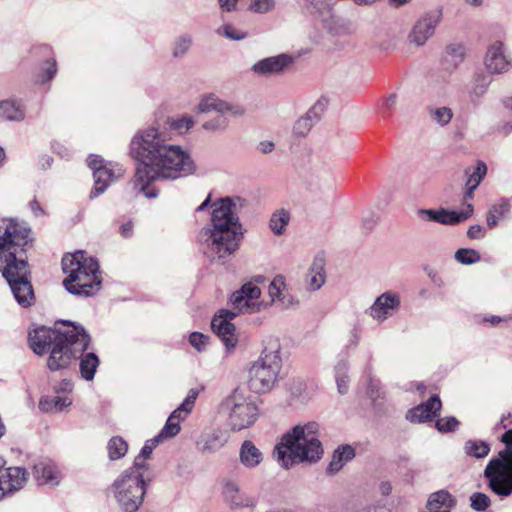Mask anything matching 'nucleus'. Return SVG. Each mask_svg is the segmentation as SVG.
Returning <instances> with one entry per match:
<instances>
[{"label": "nucleus", "instance_id": "e433bc0d", "mask_svg": "<svg viewBox=\"0 0 512 512\" xmlns=\"http://www.w3.org/2000/svg\"><path fill=\"white\" fill-rule=\"evenodd\" d=\"M463 449L467 456L482 459L489 454L490 444L483 440H467Z\"/></svg>", "mask_w": 512, "mask_h": 512}, {"label": "nucleus", "instance_id": "a19ab883", "mask_svg": "<svg viewBox=\"0 0 512 512\" xmlns=\"http://www.w3.org/2000/svg\"><path fill=\"white\" fill-rule=\"evenodd\" d=\"M455 259L463 265H471L481 260L480 253L472 248H460L455 253Z\"/></svg>", "mask_w": 512, "mask_h": 512}, {"label": "nucleus", "instance_id": "2eb2a0df", "mask_svg": "<svg viewBox=\"0 0 512 512\" xmlns=\"http://www.w3.org/2000/svg\"><path fill=\"white\" fill-rule=\"evenodd\" d=\"M473 214V206L468 204L465 209L461 211H451L445 208L439 209H419L417 211L418 217L423 221L435 222L443 225H457Z\"/></svg>", "mask_w": 512, "mask_h": 512}, {"label": "nucleus", "instance_id": "ddd939ff", "mask_svg": "<svg viewBox=\"0 0 512 512\" xmlns=\"http://www.w3.org/2000/svg\"><path fill=\"white\" fill-rule=\"evenodd\" d=\"M238 313L239 311L234 312L227 309H221L211 321V328L213 332L220 338L227 352L233 351L238 344L236 327L231 322Z\"/></svg>", "mask_w": 512, "mask_h": 512}, {"label": "nucleus", "instance_id": "0eeeda50", "mask_svg": "<svg viewBox=\"0 0 512 512\" xmlns=\"http://www.w3.org/2000/svg\"><path fill=\"white\" fill-rule=\"evenodd\" d=\"M281 366L280 345L277 341H271L249 368L250 389L258 394L270 391L277 381Z\"/></svg>", "mask_w": 512, "mask_h": 512}, {"label": "nucleus", "instance_id": "8fccbe9b", "mask_svg": "<svg viewBox=\"0 0 512 512\" xmlns=\"http://www.w3.org/2000/svg\"><path fill=\"white\" fill-rule=\"evenodd\" d=\"M208 341L209 337L200 332H193L189 336V343L199 352L206 349Z\"/></svg>", "mask_w": 512, "mask_h": 512}, {"label": "nucleus", "instance_id": "338daca9", "mask_svg": "<svg viewBox=\"0 0 512 512\" xmlns=\"http://www.w3.org/2000/svg\"><path fill=\"white\" fill-rule=\"evenodd\" d=\"M120 233L121 235L124 237V238H129L132 236V233H133V224L132 222H127V223H124L121 227H120Z\"/></svg>", "mask_w": 512, "mask_h": 512}, {"label": "nucleus", "instance_id": "680f3d73", "mask_svg": "<svg viewBox=\"0 0 512 512\" xmlns=\"http://www.w3.org/2000/svg\"><path fill=\"white\" fill-rule=\"evenodd\" d=\"M39 408H40V410H42L44 412L55 411L53 397L41 398L39 401Z\"/></svg>", "mask_w": 512, "mask_h": 512}, {"label": "nucleus", "instance_id": "79ce46f5", "mask_svg": "<svg viewBox=\"0 0 512 512\" xmlns=\"http://www.w3.org/2000/svg\"><path fill=\"white\" fill-rule=\"evenodd\" d=\"M176 414H171L164 427L161 429L157 437L162 441L163 439L167 438H173L180 432V424H178V421H175Z\"/></svg>", "mask_w": 512, "mask_h": 512}, {"label": "nucleus", "instance_id": "dca6fc26", "mask_svg": "<svg viewBox=\"0 0 512 512\" xmlns=\"http://www.w3.org/2000/svg\"><path fill=\"white\" fill-rule=\"evenodd\" d=\"M400 305V296L395 292L387 291L375 299L366 310V314L378 322H384L400 308Z\"/></svg>", "mask_w": 512, "mask_h": 512}, {"label": "nucleus", "instance_id": "052dcab7", "mask_svg": "<svg viewBox=\"0 0 512 512\" xmlns=\"http://www.w3.org/2000/svg\"><path fill=\"white\" fill-rule=\"evenodd\" d=\"M55 411H61L71 405L72 401L68 397L55 396L53 397Z\"/></svg>", "mask_w": 512, "mask_h": 512}, {"label": "nucleus", "instance_id": "3c124183", "mask_svg": "<svg viewBox=\"0 0 512 512\" xmlns=\"http://www.w3.org/2000/svg\"><path fill=\"white\" fill-rule=\"evenodd\" d=\"M45 66L42 68L40 75L41 82L50 81L57 73V63L55 59H49L45 62Z\"/></svg>", "mask_w": 512, "mask_h": 512}, {"label": "nucleus", "instance_id": "58836bf2", "mask_svg": "<svg viewBox=\"0 0 512 512\" xmlns=\"http://www.w3.org/2000/svg\"><path fill=\"white\" fill-rule=\"evenodd\" d=\"M428 115L430 119L441 127L447 126L452 118L453 111L451 108L442 106V107H428Z\"/></svg>", "mask_w": 512, "mask_h": 512}, {"label": "nucleus", "instance_id": "423d86ee", "mask_svg": "<svg viewBox=\"0 0 512 512\" xmlns=\"http://www.w3.org/2000/svg\"><path fill=\"white\" fill-rule=\"evenodd\" d=\"M62 269L67 275L63 285L70 294L91 297L101 289L99 263L92 257H86L84 251L64 255Z\"/></svg>", "mask_w": 512, "mask_h": 512}, {"label": "nucleus", "instance_id": "69168bd1", "mask_svg": "<svg viewBox=\"0 0 512 512\" xmlns=\"http://www.w3.org/2000/svg\"><path fill=\"white\" fill-rule=\"evenodd\" d=\"M274 149V143L270 141H261L258 145V150L263 154L271 153Z\"/></svg>", "mask_w": 512, "mask_h": 512}, {"label": "nucleus", "instance_id": "49530a36", "mask_svg": "<svg viewBox=\"0 0 512 512\" xmlns=\"http://www.w3.org/2000/svg\"><path fill=\"white\" fill-rule=\"evenodd\" d=\"M198 395L199 391L197 389H190L188 391L187 396L185 397L181 405L178 407L177 413H183L184 416H187L192 411Z\"/></svg>", "mask_w": 512, "mask_h": 512}, {"label": "nucleus", "instance_id": "774afa93", "mask_svg": "<svg viewBox=\"0 0 512 512\" xmlns=\"http://www.w3.org/2000/svg\"><path fill=\"white\" fill-rule=\"evenodd\" d=\"M358 512H386V509H385L384 505L373 504V505L364 507L363 509H361Z\"/></svg>", "mask_w": 512, "mask_h": 512}, {"label": "nucleus", "instance_id": "de8ad7c7", "mask_svg": "<svg viewBox=\"0 0 512 512\" xmlns=\"http://www.w3.org/2000/svg\"><path fill=\"white\" fill-rule=\"evenodd\" d=\"M458 426L459 421L453 416L443 417L436 421V428L442 433L453 432L457 430Z\"/></svg>", "mask_w": 512, "mask_h": 512}, {"label": "nucleus", "instance_id": "473e14b6", "mask_svg": "<svg viewBox=\"0 0 512 512\" xmlns=\"http://www.w3.org/2000/svg\"><path fill=\"white\" fill-rule=\"evenodd\" d=\"M193 36L188 32L179 34L171 43V55L175 59H182L188 55L193 46Z\"/></svg>", "mask_w": 512, "mask_h": 512}, {"label": "nucleus", "instance_id": "bf43d9fd", "mask_svg": "<svg viewBox=\"0 0 512 512\" xmlns=\"http://www.w3.org/2000/svg\"><path fill=\"white\" fill-rule=\"evenodd\" d=\"M221 11L233 12L237 10L238 0H217Z\"/></svg>", "mask_w": 512, "mask_h": 512}, {"label": "nucleus", "instance_id": "6e6d98bb", "mask_svg": "<svg viewBox=\"0 0 512 512\" xmlns=\"http://www.w3.org/2000/svg\"><path fill=\"white\" fill-rule=\"evenodd\" d=\"M284 285L282 277L275 278L271 284L269 285V295L274 301L276 298L280 299L281 296V286Z\"/></svg>", "mask_w": 512, "mask_h": 512}, {"label": "nucleus", "instance_id": "ea45409f", "mask_svg": "<svg viewBox=\"0 0 512 512\" xmlns=\"http://www.w3.org/2000/svg\"><path fill=\"white\" fill-rule=\"evenodd\" d=\"M290 220V214L284 209L274 212L269 221V227L276 235H281Z\"/></svg>", "mask_w": 512, "mask_h": 512}, {"label": "nucleus", "instance_id": "412c9836", "mask_svg": "<svg viewBox=\"0 0 512 512\" xmlns=\"http://www.w3.org/2000/svg\"><path fill=\"white\" fill-rule=\"evenodd\" d=\"M33 476L39 485L57 486L61 479L56 464L48 458L40 459L33 465Z\"/></svg>", "mask_w": 512, "mask_h": 512}, {"label": "nucleus", "instance_id": "7ed1b4c3", "mask_svg": "<svg viewBox=\"0 0 512 512\" xmlns=\"http://www.w3.org/2000/svg\"><path fill=\"white\" fill-rule=\"evenodd\" d=\"M209 206L213 207L211 225L202 228L197 239L202 253L213 262L226 259L238 250L242 232L232 198H220L211 204L209 194L196 211H204Z\"/></svg>", "mask_w": 512, "mask_h": 512}, {"label": "nucleus", "instance_id": "4be33fe9", "mask_svg": "<svg viewBox=\"0 0 512 512\" xmlns=\"http://www.w3.org/2000/svg\"><path fill=\"white\" fill-rule=\"evenodd\" d=\"M441 401L437 395L431 396L426 402L410 409L406 419L411 423H422L431 420L441 409Z\"/></svg>", "mask_w": 512, "mask_h": 512}, {"label": "nucleus", "instance_id": "c03bdc74", "mask_svg": "<svg viewBox=\"0 0 512 512\" xmlns=\"http://www.w3.org/2000/svg\"><path fill=\"white\" fill-rule=\"evenodd\" d=\"M216 33L218 35H223L226 38L234 41H241L247 37V33L236 29L232 24H224L222 27L218 28Z\"/></svg>", "mask_w": 512, "mask_h": 512}, {"label": "nucleus", "instance_id": "603ef678", "mask_svg": "<svg viewBox=\"0 0 512 512\" xmlns=\"http://www.w3.org/2000/svg\"><path fill=\"white\" fill-rule=\"evenodd\" d=\"M362 329L359 324H355L348 334L347 348H355L360 343Z\"/></svg>", "mask_w": 512, "mask_h": 512}, {"label": "nucleus", "instance_id": "9b49d317", "mask_svg": "<svg viewBox=\"0 0 512 512\" xmlns=\"http://www.w3.org/2000/svg\"><path fill=\"white\" fill-rule=\"evenodd\" d=\"M198 110L202 113L215 111L220 114L203 123L202 127L205 130L211 131H224L228 127L229 121L224 115L228 114L234 117H240L246 112L243 106L223 101L214 95L203 98L198 105Z\"/></svg>", "mask_w": 512, "mask_h": 512}, {"label": "nucleus", "instance_id": "c85d7f7f", "mask_svg": "<svg viewBox=\"0 0 512 512\" xmlns=\"http://www.w3.org/2000/svg\"><path fill=\"white\" fill-rule=\"evenodd\" d=\"M354 457L355 449L352 446L348 444L339 446L332 455V459L327 467V473L336 474Z\"/></svg>", "mask_w": 512, "mask_h": 512}, {"label": "nucleus", "instance_id": "72a5a7b5", "mask_svg": "<svg viewBox=\"0 0 512 512\" xmlns=\"http://www.w3.org/2000/svg\"><path fill=\"white\" fill-rule=\"evenodd\" d=\"M487 173V166L484 162L479 161L476 167L473 169L471 173L469 170L466 171L468 179L466 181V192L465 199H471L473 197L474 191L477 189L483 178Z\"/></svg>", "mask_w": 512, "mask_h": 512}, {"label": "nucleus", "instance_id": "f704fd0d", "mask_svg": "<svg viewBox=\"0 0 512 512\" xmlns=\"http://www.w3.org/2000/svg\"><path fill=\"white\" fill-rule=\"evenodd\" d=\"M510 210V204L506 199H502L500 203L491 206L486 215L487 226L489 228L496 227L499 219L508 216Z\"/></svg>", "mask_w": 512, "mask_h": 512}, {"label": "nucleus", "instance_id": "a18cd8bd", "mask_svg": "<svg viewBox=\"0 0 512 512\" xmlns=\"http://www.w3.org/2000/svg\"><path fill=\"white\" fill-rule=\"evenodd\" d=\"M274 7V0H250L248 10L257 14H264L272 11Z\"/></svg>", "mask_w": 512, "mask_h": 512}, {"label": "nucleus", "instance_id": "13d9d810", "mask_svg": "<svg viewBox=\"0 0 512 512\" xmlns=\"http://www.w3.org/2000/svg\"><path fill=\"white\" fill-rule=\"evenodd\" d=\"M486 235V230L481 225H472L467 231V237L470 239H482Z\"/></svg>", "mask_w": 512, "mask_h": 512}, {"label": "nucleus", "instance_id": "2f4dec72", "mask_svg": "<svg viewBox=\"0 0 512 512\" xmlns=\"http://www.w3.org/2000/svg\"><path fill=\"white\" fill-rule=\"evenodd\" d=\"M466 48L462 43H451L446 47L444 62L446 69L455 70L464 61Z\"/></svg>", "mask_w": 512, "mask_h": 512}, {"label": "nucleus", "instance_id": "39448f33", "mask_svg": "<svg viewBox=\"0 0 512 512\" xmlns=\"http://www.w3.org/2000/svg\"><path fill=\"white\" fill-rule=\"evenodd\" d=\"M316 422L298 424L284 433L273 451L274 458L288 469L296 463H316L323 455Z\"/></svg>", "mask_w": 512, "mask_h": 512}, {"label": "nucleus", "instance_id": "20e7f679", "mask_svg": "<svg viewBox=\"0 0 512 512\" xmlns=\"http://www.w3.org/2000/svg\"><path fill=\"white\" fill-rule=\"evenodd\" d=\"M29 347L37 355L50 351L47 368L56 372L69 368L73 357L89 347L90 335L83 326L70 321L57 323L54 328L38 327L28 334Z\"/></svg>", "mask_w": 512, "mask_h": 512}, {"label": "nucleus", "instance_id": "cd10ccee", "mask_svg": "<svg viewBox=\"0 0 512 512\" xmlns=\"http://www.w3.org/2000/svg\"><path fill=\"white\" fill-rule=\"evenodd\" d=\"M239 459L242 465L252 469L262 462L263 454L252 441L245 440L239 450Z\"/></svg>", "mask_w": 512, "mask_h": 512}, {"label": "nucleus", "instance_id": "5701e85b", "mask_svg": "<svg viewBox=\"0 0 512 512\" xmlns=\"http://www.w3.org/2000/svg\"><path fill=\"white\" fill-rule=\"evenodd\" d=\"M223 495L232 509L255 508L257 505V499L255 497L240 494L238 484L231 480L225 482Z\"/></svg>", "mask_w": 512, "mask_h": 512}, {"label": "nucleus", "instance_id": "5fc2aeb1", "mask_svg": "<svg viewBox=\"0 0 512 512\" xmlns=\"http://www.w3.org/2000/svg\"><path fill=\"white\" fill-rule=\"evenodd\" d=\"M366 393L372 400L379 398L381 395L380 382L376 379L370 378L367 384Z\"/></svg>", "mask_w": 512, "mask_h": 512}, {"label": "nucleus", "instance_id": "e2e57ef3", "mask_svg": "<svg viewBox=\"0 0 512 512\" xmlns=\"http://www.w3.org/2000/svg\"><path fill=\"white\" fill-rule=\"evenodd\" d=\"M397 103V95L390 94L383 103V108L387 115H390Z\"/></svg>", "mask_w": 512, "mask_h": 512}, {"label": "nucleus", "instance_id": "aec40b11", "mask_svg": "<svg viewBox=\"0 0 512 512\" xmlns=\"http://www.w3.org/2000/svg\"><path fill=\"white\" fill-rule=\"evenodd\" d=\"M294 62L289 54H279L264 58L252 66V71L258 75H271L284 72Z\"/></svg>", "mask_w": 512, "mask_h": 512}, {"label": "nucleus", "instance_id": "6ab92c4d", "mask_svg": "<svg viewBox=\"0 0 512 512\" xmlns=\"http://www.w3.org/2000/svg\"><path fill=\"white\" fill-rule=\"evenodd\" d=\"M260 295V288L251 282H247L231 295L230 302L239 312H253L256 310L254 300H257Z\"/></svg>", "mask_w": 512, "mask_h": 512}, {"label": "nucleus", "instance_id": "f8f14e48", "mask_svg": "<svg viewBox=\"0 0 512 512\" xmlns=\"http://www.w3.org/2000/svg\"><path fill=\"white\" fill-rule=\"evenodd\" d=\"M88 167L93 172L94 187L90 192V199L97 198L103 194L111 182L118 179L123 170L119 166H114L110 162H105L104 159L98 155H90L87 158Z\"/></svg>", "mask_w": 512, "mask_h": 512}, {"label": "nucleus", "instance_id": "6e6552de", "mask_svg": "<svg viewBox=\"0 0 512 512\" xmlns=\"http://www.w3.org/2000/svg\"><path fill=\"white\" fill-rule=\"evenodd\" d=\"M109 490L122 512H137L143 504L147 483L142 473L127 469L114 480Z\"/></svg>", "mask_w": 512, "mask_h": 512}, {"label": "nucleus", "instance_id": "c756f323", "mask_svg": "<svg viewBox=\"0 0 512 512\" xmlns=\"http://www.w3.org/2000/svg\"><path fill=\"white\" fill-rule=\"evenodd\" d=\"M0 118L7 121H23L25 118L24 106L16 99L0 101Z\"/></svg>", "mask_w": 512, "mask_h": 512}, {"label": "nucleus", "instance_id": "bb28decb", "mask_svg": "<svg viewBox=\"0 0 512 512\" xmlns=\"http://www.w3.org/2000/svg\"><path fill=\"white\" fill-rule=\"evenodd\" d=\"M87 349L88 347L85 350L78 353L77 356L73 357L72 361L76 359L80 360L79 367L81 376L85 380L91 381L94 379L100 360L94 352L85 353Z\"/></svg>", "mask_w": 512, "mask_h": 512}, {"label": "nucleus", "instance_id": "7c9ffc66", "mask_svg": "<svg viewBox=\"0 0 512 512\" xmlns=\"http://www.w3.org/2000/svg\"><path fill=\"white\" fill-rule=\"evenodd\" d=\"M306 282L311 291L319 290L325 283L324 260L322 258H315L307 272Z\"/></svg>", "mask_w": 512, "mask_h": 512}, {"label": "nucleus", "instance_id": "f257e3e1", "mask_svg": "<svg viewBox=\"0 0 512 512\" xmlns=\"http://www.w3.org/2000/svg\"><path fill=\"white\" fill-rule=\"evenodd\" d=\"M130 153L136 160L134 188L146 198L158 197L159 191L149 189L157 180H176L196 171L190 154L179 145L170 143L166 134L154 126L137 131L130 142Z\"/></svg>", "mask_w": 512, "mask_h": 512}, {"label": "nucleus", "instance_id": "37998d69", "mask_svg": "<svg viewBox=\"0 0 512 512\" xmlns=\"http://www.w3.org/2000/svg\"><path fill=\"white\" fill-rule=\"evenodd\" d=\"M490 505L491 500L485 493L475 492L470 496V507L477 512L485 511Z\"/></svg>", "mask_w": 512, "mask_h": 512}, {"label": "nucleus", "instance_id": "9d476101", "mask_svg": "<svg viewBox=\"0 0 512 512\" xmlns=\"http://www.w3.org/2000/svg\"><path fill=\"white\" fill-rule=\"evenodd\" d=\"M229 410V425L233 431H240L254 424L258 416L256 404L248 400L237 389L223 402Z\"/></svg>", "mask_w": 512, "mask_h": 512}, {"label": "nucleus", "instance_id": "1a4fd4ad", "mask_svg": "<svg viewBox=\"0 0 512 512\" xmlns=\"http://www.w3.org/2000/svg\"><path fill=\"white\" fill-rule=\"evenodd\" d=\"M488 481L489 489L496 495L504 498L512 495V443L505 444V448L492 458L483 472Z\"/></svg>", "mask_w": 512, "mask_h": 512}, {"label": "nucleus", "instance_id": "4d7b16f0", "mask_svg": "<svg viewBox=\"0 0 512 512\" xmlns=\"http://www.w3.org/2000/svg\"><path fill=\"white\" fill-rule=\"evenodd\" d=\"M193 124H194V121L192 120V118L184 117V118L174 121L172 126L176 130L183 132V131L189 130L193 126Z\"/></svg>", "mask_w": 512, "mask_h": 512}, {"label": "nucleus", "instance_id": "a211bd4d", "mask_svg": "<svg viewBox=\"0 0 512 512\" xmlns=\"http://www.w3.org/2000/svg\"><path fill=\"white\" fill-rule=\"evenodd\" d=\"M328 106V100L321 97L316 103L300 117L293 126V133L298 137H305L312 127L321 119L322 114Z\"/></svg>", "mask_w": 512, "mask_h": 512}, {"label": "nucleus", "instance_id": "09e8293b", "mask_svg": "<svg viewBox=\"0 0 512 512\" xmlns=\"http://www.w3.org/2000/svg\"><path fill=\"white\" fill-rule=\"evenodd\" d=\"M306 3L311 9V13L324 17L326 14H330V9L325 0H306Z\"/></svg>", "mask_w": 512, "mask_h": 512}, {"label": "nucleus", "instance_id": "f3484780", "mask_svg": "<svg viewBox=\"0 0 512 512\" xmlns=\"http://www.w3.org/2000/svg\"><path fill=\"white\" fill-rule=\"evenodd\" d=\"M442 17L441 10H433L421 17L409 35L411 42L422 46L434 34Z\"/></svg>", "mask_w": 512, "mask_h": 512}, {"label": "nucleus", "instance_id": "393cba45", "mask_svg": "<svg viewBox=\"0 0 512 512\" xmlns=\"http://www.w3.org/2000/svg\"><path fill=\"white\" fill-rule=\"evenodd\" d=\"M493 79L491 75L483 70H478L473 74L468 96L473 104L481 103L482 98L487 93Z\"/></svg>", "mask_w": 512, "mask_h": 512}, {"label": "nucleus", "instance_id": "a878e982", "mask_svg": "<svg viewBox=\"0 0 512 512\" xmlns=\"http://www.w3.org/2000/svg\"><path fill=\"white\" fill-rule=\"evenodd\" d=\"M456 506V500L446 490H439L429 496L426 512H450Z\"/></svg>", "mask_w": 512, "mask_h": 512}, {"label": "nucleus", "instance_id": "4468645a", "mask_svg": "<svg viewBox=\"0 0 512 512\" xmlns=\"http://www.w3.org/2000/svg\"><path fill=\"white\" fill-rule=\"evenodd\" d=\"M483 64L490 75H501L512 69V58L506 45L496 40L492 42L484 55Z\"/></svg>", "mask_w": 512, "mask_h": 512}, {"label": "nucleus", "instance_id": "4c0bfd02", "mask_svg": "<svg viewBox=\"0 0 512 512\" xmlns=\"http://www.w3.org/2000/svg\"><path fill=\"white\" fill-rule=\"evenodd\" d=\"M128 451L127 442L120 436L112 437L107 444V452L110 460L121 459Z\"/></svg>", "mask_w": 512, "mask_h": 512}, {"label": "nucleus", "instance_id": "864d4df0", "mask_svg": "<svg viewBox=\"0 0 512 512\" xmlns=\"http://www.w3.org/2000/svg\"><path fill=\"white\" fill-rule=\"evenodd\" d=\"M160 442H161V440L157 436H155L152 439L147 440L145 442L144 446L142 447V449L140 450L139 458L148 459L151 456L153 449Z\"/></svg>", "mask_w": 512, "mask_h": 512}, {"label": "nucleus", "instance_id": "f03ea898", "mask_svg": "<svg viewBox=\"0 0 512 512\" xmlns=\"http://www.w3.org/2000/svg\"><path fill=\"white\" fill-rule=\"evenodd\" d=\"M31 228L13 218L0 219V271L23 308L35 301L29 264L21 254L32 243Z\"/></svg>", "mask_w": 512, "mask_h": 512}, {"label": "nucleus", "instance_id": "b1692460", "mask_svg": "<svg viewBox=\"0 0 512 512\" xmlns=\"http://www.w3.org/2000/svg\"><path fill=\"white\" fill-rule=\"evenodd\" d=\"M227 442L226 434L220 430H212L201 434L196 441L197 450L204 455L214 454Z\"/></svg>", "mask_w": 512, "mask_h": 512}, {"label": "nucleus", "instance_id": "c9c22d12", "mask_svg": "<svg viewBox=\"0 0 512 512\" xmlns=\"http://www.w3.org/2000/svg\"><path fill=\"white\" fill-rule=\"evenodd\" d=\"M348 371H349V362L346 359H342V360L338 361L334 367L337 390L341 395L346 394L349 389Z\"/></svg>", "mask_w": 512, "mask_h": 512}, {"label": "nucleus", "instance_id": "0e129e2a", "mask_svg": "<svg viewBox=\"0 0 512 512\" xmlns=\"http://www.w3.org/2000/svg\"><path fill=\"white\" fill-rule=\"evenodd\" d=\"M29 207L35 217H40L45 214L44 209L41 207L37 199H33L29 202Z\"/></svg>", "mask_w": 512, "mask_h": 512}]
</instances>
